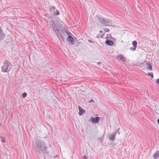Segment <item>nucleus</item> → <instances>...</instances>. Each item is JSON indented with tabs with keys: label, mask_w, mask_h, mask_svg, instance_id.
<instances>
[{
	"label": "nucleus",
	"mask_w": 159,
	"mask_h": 159,
	"mask_svg": "<svg viewBox=\"0 0 159 159\" xmlns=\"http://www.w3.org/2000/svg\"><path fill=\"white\" fill-rule=\"evenodd\" d=\"M97 17L98 21L100 22L103 26H111L112 25V24L110 20L105 18H101L98 16H97Z\"/></svg>",
	"instance_id": "nucleus-3"
},
{
	"label": "nucleus",
	"mask_w": 159,
	"mask_h": 159,
	"mask_svg": "<svg viewBox=\"0 0 159 159\" xmlns=\"http://www.w3.org/2000/svg\"><path fill=\"white\" fill-rule=\"evenodd\" d=\"M123 159H124V158H123Z\"/></svg>",
	"instance_id": "nucleus-29"
},
{
	"label": "nucleus",
	"mask_w": 159,
	"mask_h": 159,
	"mask_svg": "<svg viewBox=\"0 0 159 159\" xmlns=\"http://www.w3.org/2000/svg\"><path fill=\"white\" fill-rule=\"evenodd\" d=\"M67 39L70 43H71V44H74V40L73 39V37H72L71 35H69L68 36Z\"/></svg>",
	"instance_id": "nucleus-8"
},
{
	"label": "nucleus",
	"mask_w": 159,
	"mask_h": 159,
	"mask_svg": "<svg viewBox=\"0 0 159 159\" xmlns=\"http://www.w3.org/2000/svg\"><path fill=\"white\" fill-rule=\"evenodd\" d=\"M78 108L79 110V114L80 116H81L83 115V113L85 112V111L80 106H78Z\"/></svg>",
	"instance_id": "nucleus-9"
},
{
	"label": "nucleus",
	"mask_w": 159,
	"mask_h": 159,
	"mask_svg": "<svg viewBox=\"0 0 159 159\" xmlns=\"http://www.w3.org/2000/svg\"><path fill=\"white\" fill-rule=\"evenodd\" d=\"M117 58L118 59L121 60L122 61H123L125 60V57L122 55H120L118 56L117 57Z\"/></svg>",
	"instance_id": "nucleus-15"
},
{
	"label": "nucleus",
	"mask_w": 159,
	"mask_h": 159,
	"mask_svg": "<svg viewBox=\"0 0 159 159\" xmlns=\"http://www.w3.org/2000/svg\"><path fill=\"white\" fill-rule=\"evenodd\" d=\"M94 102V101L93 99H91L90 101H89V102Z\"/></svg>",
	"instance_id": "nucleus-24"
},
{
	"label": "nucleus",
	"mask_w": 159,
	"mask_h": 159,
	"mask_svg": "<svg viewBox=\"0 0 159 159\" xmlns=\"http://www.w3.org/2000/svg\"><path fill=\"white\" fill-rule=\"evenodd\" d=\"M5 34L3 33L2 29L0 28V40L3 39L5 37Z\"/></svg>",
	"instance_id": "nucleus-10"
},
{
	"label": "nucleus",
	"mask_w": 159,
	"mask_h": 159,
	"mask_svg": "<svg viewBox=\"0 0 159 159\" xmlns=\"http://www.w3.org/2000/svg\"><path fill=\"white\" fill-rule=\"evenodd\" d=\"M132 45L133 47H130L129 49L132 51H135L137 48V42L136 41H134L132 42Z\"/></svg>",
	"instance_id": "nucleus-6"
},
{
	"label": "nucleus",
	"mask_w": 159,
	"mask_h": 159,
	"mask_svg": "<svg viewBox=\"0 0 159 159\" xmlns=\"http://www.w3.org/2000/svg\"><path fill=\"white\" fill-rule=\"evenodd\" d=\"M33 146L36 150L39 153H42L44 155L49 153L47 151L46 145L45 143L41 140L36 139L33 143Z\"/></svg>",
	"instance_id": "nucleus-1"
},
{
	"label": "nucleus",
	"mask_w": 159,
	"mask_h": 159,
	"mask_svg": "<svg viewBox=\"0 0 159 159\" xmlns=\"http://www.w3.org/2000/svg\"><path fill=\"white\" fill-rule=\"evenodd\" d=\"M156 83L157 84H159V79H157Z\"/></svg>",
	"instance_id": "nucleus-23"
},
{
	"label": "nucleus",
	"mask_w": 159,
	"mask_h": 159,
	"mask_svg": "<svg viewBox=\"0 0 159 159\" xmlns=\"http://www.w3.org/2000/svg\"><path fill=\"white\" fill-rule=\"evenodd\" d=\"M1 138V141L3 143H5L6 141L5 139V138L3 137H0V138Z\"/></svg>",
	"instance_id": "nucleus-18"
},
{
	"label": "nucleus",
	"mask_w": 159,
	"mask_h": 159,
	"mask_svg": "<svg viewBox=\"0 0 159 159\" xmlns=\"http://www.w3.org/2000/svg\"><path fill=\"white\" fill-rule=\"evenodd\" d=\"M100 119V118L99 117H96L94 118L92 117L90 120H91L92 122L94 123H97L99 122Z\"/></svg>",
	"instance_id": "nucleus-5"
},
{
	"label": "nucleus",
	"mask_w": 159,
	"mask_h": 159,
	"mask_svg": "<svg viewBox=\"0 0 159 159\" xmlns=\"http://www.w3.org/2000/svg\"><path fill=\"white\" fill-rule=\"evenodd\" d=\"M83 159H87V157L85 155L83 157Z\"/></svg>",
	"instance_id": "nucleus-25"
},
{
	"label": "nucleus",
	"mask_w": 159,
	"mask_h": 159,
	"mask_svg": "<svg viewBox=\"0 0 159 159\" xmlns=\"http://www.w3.org/2000/svg\"><path fill=\"white\" fill-rule=\"evenodd\" d=\"M27 96V93L25 92L23 93L22 94V97L23 98H25Z\"/></svg>",
	"instance_id": "nucleus-20"
},
{
	"label": "nucleus",
	"mask_w": 159,
	"mask_h": 159,
	"mask_svg": "<svg viewBox=\"0 0 159 159\" xmlns=\"http://www.w3.org/2000/svg\"><path fill=\"white\" fill-rule=\"evenodd\" d=\"M55 32L57 33V34H58L60 35V37H59L58 35H57V36L59 38V39L60 41H64V38L63 37V36L62 34V33H64V30L61 29H60L59 28L58 29L57 28L56 30H55Z\"/></svg>",
	"instance_id": "nucleus-4"
},
{
	"label": "nucleus",
	"mask_w": 159,
	"mask_h": 159,
	"mask_svg": "<svg viewBox=\"0 0 159 159\" xmlns=\"http://www.w3.org/2000/svg\"><path fill=\"white\" fill-rule=\"evenodd\" d=\"M147 64L148 66V68L150 70H151L152 69V66L151 64L150 61H148L147 62Z\"/></svg>",
	"instance_id": "nucleus-14"
},
{
	"label": "nucleus",
	"mask_w": 159,
	"mask_h": 159,
	"mask_svg": "<svg viewBox=\"0 0 159 159\" xmlns=\"http://www.w3.org/2000/svg\"><path fill=\"white\" fill-rule=\"evenodd\" d=\"M148 74L150 76H151V77L152 78H153V74L152 73V72H149L148 73Z\"/></svg>",
	"instance_id": "nucleus-19"
},
{
	"label": "nucleus",
	"mask_w": 159,
	"mask_h": 159,
	"mask_svg": "<svg viewBox=\"0 0 159 159\" xmlns=\"http://www.w3.org/2000/svg\"><path fill=\"white\" fill-rule=\"evenodd\" d=\"M159 157V151H157L153 155V157L155 159H156Z\"/></svg>",
	"instance_id": "nucleus-13"
},
{
	"label": "nucleus",
	"mask_w": 159,
	"mask_h": 159,
	"mask_svg": "<svg viewBox=\"0 0 159 159\" xmlns=\"http://www.w3.org/2000/svg\"><path fill=\"white\" fill-rule=\"evenodd\" d=\"M109 30H110L108 28H105V29H104V31L105 32H108V31H109Z\"/></svg>",
	"instance_id": "nucleus-22"
},
{
	"label": "nucleus",
	"mask_w": 159,
	"mask_h": 159,
	"mask_svg": "<svg viewBox=\"0 0 159 159\" xmlns=\"http://www.w3.org/2000/svg\"><path fill=\"white\" fill-rule=\"evenodd\" d=\"M88 41H89V42L90 43H91L92 42L91 41V40H89Z\"/></svg>",
	"instance_id": "nucleus-27"
},
{
	"label": "nucleus",
	"mask_w": 159,
	"mask_h": 159,
	"mask_svg": "<svg viewBox=\"0 0 159 159\" xmlns=\"http://www.w3.org/2000/svg\"><path fill=\"white\" fill-rule=\"evenodd\" d=\"M52 28H53V29H54V28L56 27V25L54 24V22H52Z\"/></svg>",
	"instance_id": "nucleus-21"
},
{
	"label": "nucleus",
	"mask_w": 159,
	"mask_h": 159,
	"mask_svg": "<svg viewBox=\"0 0 159 159\" xmlns=\"http://www.w3.org/2000/svg\"><path fill=\"white\" fill-rule=\"evenodd\" d=\"M11 67V64L8 60H6L3 63V65L1 67L2 71L3 72L9 71Z\"/></svg>",
	"instance_id": "nucleus-2"
},
{
	"label": "nucleus",
	"mask_w": 159,
	"mask_h": 159,
	"mask_svg": "<svg viewBox=\"0 0 159 159\" xmlns=\"http://www.w3.org/2000/svg\"><path fill=\"white\" fill-rule=\"evenodd\" d=\"M105 42L107 45L109 46H112L114 43L113 41L108 40H106Z\"/></svg>",
	"instance_id": "nucleus-11"
},
{
	"label": "nucleus",
	"mask_w": 159,
	"mask_h": 159,
	"mask_svg": "<svg viewBox=\"0 0 159 159\" xmlns=\"http://www.w3.org/2000/svg\"><path fill=\"white\" fill-rule=\"evenodd\" d=\"M65 33H66V34L68 35V36L69 35H70V34H71L68 30H65Z\"/></svg>",
	"instance_id": "nucleus-16"
},
{
	"label": "nucleus",
	"mask_w": 159,
	"mask_h": 159,
	"mask_svg": "<svg viewBox=\"0 0 159 159\" xmlns=\"http://www.w3.org/2000/svg\"><path fill=\"white\" fill-rule=\"evenodd\" d=\"M116 137V134L114 133L111 134H110L109 135V138L110 140L113 141L114 140Z\"/></svg>",
	"instance_id": "nucleus-7"
},
{
	"label": "nucleus",
	"mask_w": 159,
	"mask_h": 159,
	"mask_svg": "<svg viewBox=\"0 0 159 159\" xmlns=\"http://www.w3.org/2000/svg\"><path fill=\"white\" fill-rule=\"evenodd\" d=\"M157 122L158 123V124L159 125V118L157 120Z\"/></svg>",
	"instance_id": "nucleus-26"
},
{
	"label": "nucleus",
	"mask_w": 159,
	"mask_h": 159,
	"mask_svg": "<svg viewBox=\"0 0 159 159\" xmlns=\"http://www.w3.org/2000/svg\"><path fill=\"white\" fill-rule=\"evenodd\" d=\"M53 14L56 15H59V13L58 11L56 10L55 12Z\"/></svg>",
	"instance_id": "nucleus-17"
},
{
	"label": "nucleus",
	"mask_w": 159,
	"mask_h": 159,
	"mask_svg": "<svg viewBox=\"0 0 159 159\" xmlns=\"http://www.w3.org/2000/svg\"><path fill=\"white\" fill-rule=\"evenodd\" d=\"M102 30H100V33H102Z\"/></svg>",
	"instance_id": "nucleus-28"
},
{
	"label": "nucleus",
	"mask_w": 159,
	"mask_h": 159,
	"mask_svg": "<svg viewBox=\"0 0 159 159\" xmlns=\"http://www.w3.org/2000/svg\"><path fill=\"white\" fill-rule=\"evenodd\" d=\"M50 11L54 13V12L55 11H56V8L54 6H51L50 7Z\"/></svg>",
	"instance_id": "nucleus-12"
}]
</instances>
